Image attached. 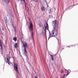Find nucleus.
Listing matches in <instances>:
<instances>
[{
    "mask_svg": "<svg viewBox=\"0 0 78 78\" xmlns=\"http://www.w3.org/2000/svg\"><path fill=\"white\" fill-rule=\"evenodd\" d=\"M58 47H61V41H59L58 40Z\"/></svg>",
    "mask_w": 78,
    "mask_h": 78,
    "instance_id": "obj_7",
    "label": "nucleus"
},
{
    "mask_svg": "<svg viewBox=\"0 0 78 78\" xmlns=\"http://www.w3.org/2000/svg\"><path fill=\"white\" fill-rule=\"evenodd\" d=\"M65 76H66V74H64L63 76L62 77V78H64Z\"/></svg>",
    "mask_w": 78,
    "mask_h": 78,
    "instance_id": "obj_17",
    "label": "nucleus"
},
{
    "mask_svg": "<svg viewBox=\"0 0 78 78\" xmlns=\"http://www.w3.org/2000/svg\"><path fill=\"white\" fill-rule=\"evenodd\" d=\"M25 7H26V5H25Z\"/></svg>",
    "mask_w": 78,
    "mask_h": 78,
    "instance_id": "obj_24",
    "label": "nucleus"
},
{
    "mask_svg": "<svg viewBox=\"0 0 78 78\" xmlns=\"http://www.w3.org/2000/svg\"><path fill=\"white\" fill-rule=\"evenodd\" d=\"M7 60H6V63H8V62H9V58L6 57Z\"/></svg>",
    "mask_w": 78,
    "mask_h": 78,
    "instance_id": "obj_12",
    "label": "nucleus"
},
{
    "mask_svg": "<svg viewBox=\"0 0 78 78\" xmlns=\"http://www.w3.org/2000/svg\"><path fill=\"white\" fill-rule=\"evenodd\" d=\"M61 73H64V72L62 71H61L60 72Z\"/></svg>",
    "mask_w": 78,
    "mask_h": 78,
    "instance_id": "obj_20",
    "label": "nucleus"
},
{
    "mask_svg": "<svg viewBox=\"0 0 78 78\" xmlns=\"http://www.w3.org/2000/svg\"><path fill=\"white\" fill-rule=\"evenodd\" d=\"M67 73V74H65V76H67V75H69V73Z\"/></svg>",
    "mask_w": 78,
    "mask_h": 78,
    "instance_id": "obj_15",
    "label": "nucleus"
},
{
    "mask_svg": "<svg viewBox=\"0 0 78 78\" xmlns=\"http://www.w3.org/2000/svg\"><path fill=\"white\" fill-rule=\"evenodd\" d=\"M8 64H9V65H10V63H9V62H8Z\"/></svg>",
    "mask_w": 78,
    "mask_h": 78,
    "instance_id": "obj_23",
    "label": "nucleus"
},
{
    "mask_svg": "<svg viewBox=\"0 0 78 78\" xmlns=\"http://www.w3.org/2000/svg\"><path fill=\"white\" fill-rule=\"evenodd\" d=\"M34 2H36L37 1V0H32Z\"/></svg>",
    "mask_w": 78,
    "mask_h": 78,
    "instance_id": "obj_18",
    "label": "nucleus"
},
{
    "mask_svg": "<svg viewBox=\"0 0 78 78\" xmlns=\"http://www.w3.org/2000/svg\"><path fill=\"white\" fill-rule=\"evenodd\" d=\"M35 78H38V77H37V76H35Z\"/></svg>",
    "mask_w": 78,
    "mask_h": 78,
    "instance_id": "obj_22",
    "label": "nucleus"
},
{
    "mask_svg": "<svg viewBox=\"0 0 78 78\" xmlns=\"http://www.w3.org/2000/svg\"><path fill=\"white\" fill-rule=\"evenodd\" d=\"M51 9H50L48 10V12L49 13H50V12H51Z\"/></svg>",
    "mask_w": 78,
    "mask_h": 78,
    "instance_id": "obj_16",
    "label": "nucleus"
},
{
    "mask_svg": "<svg viewBox=\"0 0 78 78\" xmlns=\"http://www.w3.org/2000/svg\"><path fill=\"white\" fill-rule=\"evenodd\" d=\"M14 31L15 33H16V28H15Z\"/></svg>",
    "mask_w": 78,
    "mask_h": 78,
    "instance_id": "obj_19",
    "label": "nucleus"
},
{
    "mask_svg": "<svg viewBox=\"0 0 78 78\" xmlns=\"http://www.w3.org/2000/svg\"><path fill=\"white\" fill-rule=\"evenodd\" d=\"M0 46L1 47V48L0 49L1 50H3V47H2V43L1 42V41L0 40Z\"/></svg>",
    "mask_w": 78,
    "mask_h": 78,
    "instance_id": "obj_8",
    "label": "nucleus"
},
{
    "mask_svg": "<svg viewBox=\"0 0 78 78\" xmlns=\"http://www.w3.org/2000/svg\"><path fill=\"white\" fill-rule=\"evenodd\" d=\"M41 10L42 11H45V8L44 7V6H42L41 7Z\"/></svg>",
    "mask_w": 78,
    "mask_h": 78,
    "instance_id": "obj_9",
    "label": "nucleus"
},
{
    "mask_svg": "<svg viewBox=\"0 0 78 78\" xmlns=\"http://www.w3.org/2000/svg\"><path fill=\"white\" fill-rule=\"evenodd\" d=\"M50 55L51 58L52 60L53 61H54V57H53V56L51 55Z\"/></svg>",
    "mask_w": 78,
    "mask_h": 78,
    "instance_id": "obj_11",
    "label": "nucleus"
},
{
    "mask_svg": "<svg viewBox=\"0 0 78 78\" xmlns=\"http://www.w3.org/2000/svg\"><path fill=\"white\" fill-rule=\"evenodd\" d=\"M43 29L44 30H48V23H46V26L45 27H44L43 28Z\"/></svg>",
    "mask_w": 78,
    "mask_h": 78,
    "instance_id": "obj_6",
    "label": "nucleus"
},
{
    "mask_svg": "<svg viewBox=\"0 0 78 78\" xmlns=\"http://www.w3.org/2000/svg\"><path fill=\"white\" fill-rule=\"evenodd\" d=\"M5 1L6 3H9V0H5Z\"/></svg>",
    "mask_w": 78,
    "mask_h": 78,
    "instance_id": "obj_13",
    "label": "nucleus"
},
{
    "mask_svg": "<svg viewBox=\"0 0 78 78\" xmlns=\"http://www.w3.org/2000/svg\"><path fill=\"white\" fill-rule=\"evenodd\" d=\"M14 69L17 73H19V70H18V66L17 64L15 63L14 64Z\"/></svg>",
    "mask_w": 78,
    "mask_h": 78,
    "instance_id": "obj_5",
    "label": "nucleus"
},
{
    "mask_svg": "<svg viewBox=\"0 0 78 78\" xmlns=\"http://www.w3.org/2000/svg\"><path fill=\"white\" fill-rule=\"evenodd\" d=\"M33 24L32 23H30V26H29V29L30 30H31V33H32V37L33 38Z\"/></svg>",
    "mask_w": 78,
    "mask_h": 78,
    "instance_id": "obj_4",
    "label": "nucleus"
},
{
    "mask_svg": "<svg viewBox=\"0 0 78 78\" xmlns=\"http://www.w3.org/2000/svg\"><path fill=\"white\" fill-rule=\"evenodd\" d=\"M18 46V44H17V43H15L14 44V47L15 48H17V46Z\"/></svg>",
    "mask_w": 78,
    "mask_h": 78,
    "instance_id": "obj_10",
    "label": "nucleus"
},
{
    "mask_svg": "<svg viewBox=\"0 0 78 78\" xmlns=\"http://www.w3.org/2000/svg\"><path fill=\"white\" fill-rule=\"evenodd\" d=\"M2 30H3V29H2Z\"/></svg>",
    "mask_w": 78,
    "mask_h": 78,
    "instance_id": "obj_25",
    "label": "nucleus"
},
{
    "mask_svg": "<svg viewBox=\"0 0 78 78\" xmlns=\"http://www.w3.org/2000/svg\"><path fill=\"white\" fill-rule=\"evenodd\" d=\"M52 24L53 25L54 29L58 30V27H56V22H57V20H55V21H52Z\"/></svg>",
    "mask_w": 78,
    "mask_h": 78,
    "instance_id": "obj_3",
    "label": "nucleus"
},
{
    "mask_svg": "<svg viewBox=\"0 0 78 78\" xmlns=\"http://www.w3.org/2000/svg\"><path fill=\"white\" fill-rule=\"evenodd\" d=\"M13 39L15 41H16V40H17V38L16 37H14Z\"/></svg>",
    "mask_w": 78,
    "mask_h": 78,
    "instance_id": "obj_14",
    "label": "nucleus"
},
{
    "mask_svg": "<svg viewBox=\"0 0 78 78\" xmlns=\"http://www.w3.org/2000/svg\"><path fill=\"white\" fill-rule=\"evenodd\" d=\"M67 72H68V71H67Z\"/></svg>",
    "mask_w": 78,
    "mask_h": 78,
    "instance_id": "obj_26",
    "label": "nucleus"
},
{
    "mask_svg": "<svg viewBox=\"0 0 78 78\" xmlns=\"http://www.w3.org/2000/svg\"><path fill=\"white\" fill-rule=\"evenodd\" d=\"M22 43L23 44V47H24V53L25 54V55H26L27 57V56H28V53L26 51V48H25L27 47V43H26V42L22 41Z\"/></svg>",
    "mask_w": 78,
    "mask_h": 78,
    "instance_id": "obj_2",
    "label": "nucleus"
},
{
    "mask_svg": "<svg viewBox=\"0 0 78 78\" xmlns=\"http://www.w3.org/2000/svg\"><path fill=\"white\" fill-rule=\"evenodd\" d=\"M58 31V29H54L52 32L49 35L50 37H54L55 36H57Z\"/></svg>",
    "mask_w": 78,
    "mask_h": 78,
    "instance_id": "obj_1",
    "label": "nucleus"
},
{
    "mask_svg": "<svg viewBox=\"0 0 78 78\" xmlns=\"http://www.w3.org/2000/svg\"><path fill=\"white\" fill-rule=\"evenodd\" d=\"M21 2H22L23 1H25V0H20Z\"/></svg>",
    "mask_w": 78,
    "mask_h": 78,
    "instance_id": "obj_21",
    "label": "nucleus"
}]
</instances>
